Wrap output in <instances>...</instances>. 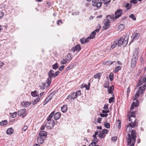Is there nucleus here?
<instances>
[{"instance_id":"680f3d73","label":"nucleus","mask_w":146,"mask_h":146,"mask_svg":"<svg viewBox=\"0 0 146 146\" xmlns=\"http://www.w3.org/2000/svg\"><path fill=\"white\" fill-rule=\"evenodd\" d=\"M117 139V137L116 136L113 137L111 139V140L114 141H115Z\"/></svg>"},{"instance_id":"4d7b16f0","label":"nucleus","mask_w":146,"mask_h":146,"mask_svg":"<svg viewBox=\"0 0 146 146\" xmlns=\"http://www.w3.org/2000/svg\"><path fill=\"white\" fill-rule=\"evenodd\" d=\"M93 142L95 143L96 144V143L98 142V139H97V137H96L94 138L93 140Z\"/></svg>"},{"instance_id":"4468645a","label":"nucleus","mask_w":146,"mask_h":146,"mask_svg":"<svg viewBox=\"0 0 146 146\" xmlns=\"http://www.w3.org/2000/svg\"><path fill=\"white\" fill-rule=\"evenodd\" d=\"M54 115V118L55 120L59 119L61 116L60 113L59 112H56Z\"/></svg>"},{"instance_id":"5701e85b","label":"nucleus","mask_w":146,"mask_h":146,"mask_svg":"<svg viewBox=\"0 0 146 146\" xmlns=\"http://www.w3.org/2000/svg\"><path fill=\"white\" fill-rule=\"evenodd\" d=\"M13 131V129L12 128L8 129L6 131L8 135L11 134Z\"/></svg>"},{"instance_id":"c85d7f7f","label":"nucleus","mask_w":146,"mask_h":146,"mask_svg":"<svg viewBox=\"0 0 146 146\" xmlns=\"http://www.w3.org/2000/svg\"><path fill=\"white\" fill-rule=\"evenodd\" d=\"M109 85V81H108L105 82L104 85V86L105 88H108L109 87H110Z\"/></svg>"},{"instance_id":"a18cd8bd","label":"nucleus","mask_w":146,"mask_h":146,"mask_svg":"<svg viewBox=\"0 0 146 146\" xmlns=\"http://www.w3.org/2000/svg\"><path fill=\"white\" fill-rule=\"evenodd\" d=\"M113 74L112 73H110V74L109 78L111 81H112L113 80Z\"/></svg>"},{"instance_id":"393cba45","label":"nucleus","mask_w":146,"mask_h":146,"mask_svg":"<svg viewBox=\"0 0 146 146\" xmlns=\"http://www.w3.org/2000/svg\"><path fill=\"white\" fill-rule=\"evenodd\" d=\"M55 113V111H53L49 115L48 117L47 118V120H52L51 119L53 116L54 115Z\"/></svg>"},{"instance_id":"6e6552de","label":"nucleus","mask_w":146,"mask_h":146,"mask_svg":"<svg viewBox=\"0 0 146 146\" xmlns=\"http://www.w3.org/2000/svg\"><path fill=\"white\" fill-rule=\"evenodd\" d=\"M122 11L121 9H118L115 12V19L119 18L121 16L122 14Z\"/></svg>"},{"instance_id":"774afa93","label":"nucleus","mask_w":146,"mask_h":146,"mask_svg":"<svg viewBox=\"0 0 146 146\" xmlns=\"http://www.w3.org/2000/svg\"><path fill=\"white\" fill-rule=\"evenodd\" d=\"M59 72L58 71H57L54 74V78L57 76L59 74Z\"/></svg>"},{"instance_id":"4be33fe9","label":"nucleus","mask_w":146,"mask_h":146,"mask_svg":"<svg viewBox=\"0 0 146 146\" xmlns=\"http://www.w3.org/2000/svg\"><path fill=\"white\" fill-rule=\"evenodd\" d=\"M32 96L33 97H36L38 95V93L36 90H35L34 92H32L31 93Z\"/></svg>"},{"instance_id":"2f4dec72","label":"nucleus","mask_w":146,"mask_h":146,"mask_svg":"<svg viewBox=\"0 0 146 146\" xmlns=\"http://www.w3.org/2000/svg\"><path fill=\"white\" fill-rule=\"evenodd\" d=\"M17 113L16 112H15L13 113H10L11 117L12 118H14L16 117L17 115Z\"/></svg>"},{"instance_id":"e2e57ef3","label":"nucleus","mask_w":146,"mask_h":146,"mask_svg":"<svg viewBox=\"0 0 146 146\" xmlns=\"http://www.w3.org/2000/svg\"><path fill=\"white\" fill-rule=\"evenodd\" d=\"M109 110H103L102 111V113H103L106 114L107 113H109Z\"/></svg>"},{"instance_id":"5fc2aeb1","label":"nucleus","mask_w":146,"mask_h":146,"mask_svg":"<svg viewBox=\"0 0 146 146\" xmlns=\"http://www.w3.org/2000/svg\"><path fill=\"white\" fill-rule=\"evenodd\" d=\"M100 116L101 117H107L108 116V114H107L101 113Z\"/></svg>"},{"instance_id":"338daca9","label":"nucleus","mask_w":146,"mask_h":146,"mask_svg":"<svg viewBox=\"0 0 146 146\" xmlns=\"http://www.w3.org/2000/svg\"><path fill=\"white\" fill-rule=\"evenodd\" d=\"M96 145V143L95 142H92L91 143L89 146H95Z\"/></svg>"},{"instance_id":"20e7f679","label":"nucleus","mask_w":146,"mask_h":146,"mask_svg":"<svg viewBox=\"0 0 146 146\" xmlns=\"http://www.w3.org/2000/svg\"><path fill=\"white\" fill-rule=\"evenodd\" d=\"M137 54V53L135 51L134 53L132 59L131 66L133 68L135 67L137 63V61L138 60V57Z\"/></svg>"},{"instance_id":"39448f33","label":"nucleus","mask_w":146,"mask_h":146,"mask_svg":"<svg viewBox=\"0 0 146 146\" xmlns=\"http://www.w3.org/2000/svg\"><path fill=\"white\" fill-rule=\"evenodd\" d=\"M55 123L53 120H47L45 123V126L49 129H52Z\"/></svg>"},{"instance_id":"4c0bfd02","label":"nucleus","mask_w":146,"mask_h":146,"mask_svg":"<svg viewBox=\"0 0 146 146\" xmlns=\"http://www.w3.org/2000/svg\"><path fill=\"white\" fill-rule=\"evenodd\" d=\"M80 41L81 42V43L83 44H85L86 43V39L85 38H81L80 40Z\"/></svg>"},{"instance_id":"f257e3e1","label":"nucleus","mask_w":146,"mask_h":146,"mask_svg":"<svg viewBox=\"0 0 146 146\" xmlns=\"http://www.w3.org/2000/svg\"><path fill=\"white\" fill-rule=\"evenodd\" d=\"M137 121V119H135L134 122H133L132 120H131V123H129L127 125L126 131H127L128 128L129 129V131H128V132L129 133L127 135V137H126V140L127 142V146H129V145H131L132 143V142H131L130 143H129V145H128V140L129 139L130 140H131L132 141V140L133 139L132 138H133L134 139H135L134 144H135L136 138V131L134 130H131V131L130 130L131 128H134L137 126L138 122Z\"/></svg>"},{"instance_id":"8fccbe9b","label":"nucleus","mask_w":146,"mask_h":146,"mask_svg":"<svg viewBox=\"0 0 146 146\" xmlns=\"http://www.w3.org/2000/svg\"><path fill=\"white\" fill-rule=\"evenodd\" d=\"M137 1L136 0H131L130 1L131 4H136L137 3Z\"/></svg>"},{"instance_id":"f3484780","label":"nucleus","mask_w":146,"mask_h":146,"mask_svg":"<svg viewBox=\"0 0 146 146\" xmlns=\"http://www.w3.org/2000/svg\"><path fill=\"white\" fill-rule=\"evenodd\" d=\"M26 111V109H21L19 111H18V116H21L22 115L23 113H24V112H25Z\"/></svg>"},{"instance_id":"bf43d9fd","label":"nucleus","mask_w":146,"mask_h":146,"mask_svg":"<svg viewBox=\"0 0 146 146\" xmlns=\"http://www.w3.org/2000/svg\"><path fill=\"white\" fill-rule=\"evenodd\" d=\"M64 65H62L59 68V70L60 71H62L64 68Z\"/></svg>"},{"instance_id":"de8ad7c7","label":"nucleus","mask_w":146,"mask_h":146,"mask_svg":"<svg viewBox=\"0 0 146 146\" xmlns=\"http://www.w3.org/2000/svg\"><path fill=\"white\" fill-rule=\"evenodd\" d=\"M40 100V98H37L36 99L34 102H33V103L32 102V103L33 105H34L35 104H36L38 102H39Z\"/></svg>"},{"instance_id":"a19ab883","label":"nucleus","mask_w":146,"mask_h":146,"mask_svg":"<svg viewBox=\"0 0 146 146\" xmlns=\"http://www.w3.org/2000/svg\"><path fill=\"white\" fill-rule=\"evenodd\" d=\"M121 69V67L120 66H119L117 67L115 69V72H118L119 70Z\"/></svg>"},{"instance_id":"9b49d317","label":"nucleus","mask_w":146,"mask_h":146,"mask_svg":"<svg viewBox=\"0 0 146 146\" xmlns=\"http://www.w3.org/2000/svg\"><path fill=\"white\" fill-rule=\"evenodd\" d=\"M37 142L40 144H42L44 142V138L42 137H38L37 138Z\"/></svg>"},{"instance_id":"a211bd4d","label":"nucleus","mask_w":146,"mask_h":146,"mask_svg":"<svg viewBox=\"0 0 146 146\" xmlns=\"http://www.w3.org/2000/svg\"><path fill=\"white\" fill-rule=\"evenodd\" d=\"M61 111L63 113H65L66 111L67 110V107L66 105H64L61 108Z\"/></svg>"},{"instance_id":"a878e982","label":"nucleus","mask_w":146,"mask_h":146,"mask_svg":"<svg viewBox=\"0 0 146 146\" xmlns=\"http://www.w3.org/2000/svg\"><path fill=\"white\" fill-rule=\"evenodd\" d=\"M132 6V5L130 3H126L125 7L127 10H129L130 9Z\"/></svg>"},{"instance_id":"58836bf2","label":"nucleus","mask_w":146,"mask_h":146,"mask_svg":"<svg viewBox=\"0 0 146 146\" xmlns=\"http://www.w3.org/2000/svg\"><path fill=\"white\" fill-rule=\"evenodd\" d=\"M4 11H0V19L3 17L4 15Z\"/></svg>"},{"instance_id":"3c124183","label":"nucleus","mask_w":146,"mask_h":146,"mask_svg":"<svg viewBox=\"0 0 146 146\" xmlns=\"http://www.w3.org/2000/svg\"><path fill=\"white\" fill-rule=\"evenodd\" d=\"M114 100V99L113 97H111L110 98L109 100V102L110 103H111V102H113Z\"/></svg>"},{"instance_id":"72a5a7b5","label":"nucleus","mask_w":146,"mask_h":146,"mask_svg":"<svg viewBox=\"0 0 146 146\" xmlns=\"http://www.w3.org/2000/svg\"><path fill=\"white\" fill-rule=\"evenodd\" d=\"M96 33L95 32H93L90 35V37L92 39H93L95 37Z\"/></svg>"},{"instance_id":"7ed1b4c3","label":"nucleus","mask_w":146,"mask_h":146,"mask_svg":"<svg viewBox=\"0 0 146 146\" xmlns=\"http://www.w3.org/2000/svg\"><path fill=\"white\" fill-rule=\"evenodd\" d=\"M48 78L46 82L49 86L50 84L51 83L52 78V77L54 78V71L52 70H50L48 72Z\"/></svg>"},{"instance_id":"ea45409f","label":"nucleus","mask_w":146,"mask_h":146,"mask_svg":"<svg viewBox=\"0 0 146 146\" xmlns=\"http://www.w3.org/2000/svg\"><path fill=\"white\" fill-rule=\"evenodd\" d=\"M117 40L116 41H114V44L113 45H112L111 46V48L112 49H113V48H115L116 46L117 45Z\"/></svg>"},{"instance_id":"dca6fc26","label":"nucleus","mask_w":146,"mask_h":146,"mask_svg":"<svg viewBox=\"0 0 146 146\" xmlns=\"http://www.w3.org/2000/svg\"><path fill=\"white\" fill-rule=\"evenodd\" d=\"M140 36V34L139 33H136L134 35V37H133V39L131 41V42H133L134 40H137L139 38V37Z\"/></svg>"},{"instance_id":"2eb2a0df","label":"nucleus","mask_w":146,"mask_h":146,"mask_svg":"<svg viewBox=\"0 0 146 146\" xmlns=\"http://www.w3.org/2000/svg\"><path fill=\"white\" fill-rule=\"evenodd\" d=\"M39 135L40 137L45 138L47 135V132L44 131H41L40 132Z\"/></svg>"},{"instance_id":"f03ea898","label":"nucleus","mask_w":146,"mask_h":146,"mask_svg":"<svg viewBox=\"0 0 146 146\" xmlns=\"http://www.w3.org/2000/svg\"><path fill=\"white\" fill-rule=\"evenodd\" d=\"M129 36L127 35H126L124 38L121 37L119 39L118 41L117 45L119 46L123 45V47H125L128 43Z\"/></svg>"},{"instance_id":"ddd939ff","label":"nucleus","mask_w":146,"mask_h":146,"mask_svg":"<svg viewBox=\"0 0 146 146\" xmlns=\"http://www.w3.org/2000/svg\"><path fill=\"white\" fill-rule=\"evenodd\" d=\"M136 113L135 111L132 112L130 113L129 115H130V117L129 118V121H130L132 119H131V117H134V118L135 117V113Z\"/></svg>"},{"instance_id":"f704fd0d","label":"nucleus","mask_w":146,"mask_h":146,"mask_svg":"<svg viewBox=\"0 0 146 146\" xmlns=\"http://www.w3.org/2000/svg\"><path fill=\"white\" fill-rule=\"evenodd\" d=\"M104 125L105 127L106 128L108 129L110 128V125L109 123L107 122H105Z\"/></svg>"},{"instance_id":"37998d69","label":"nucleus","mask_w":146,"mask_h":146,"mask_svg":"<svg viewBox=\"0 0 146 146\" xmlns=\"http://www.w3.org/2000/svg\"><path fill=\"white\" fill-rule=\"evenodd\" d=\"M75 94L76 95V97H77L81 95V90H79L75 92Z\"/></svg>"},{"instance_id":"aec40b11","label":"nucleus","mask_w":146,"mask_h":146,"mask_svg":"<svg viewBox=\"0 0 146 146\" xmlns=\"http://www.w3.org/2000/svg\"><path fill=\"white\" fill-rule=\"evenodd\" d=\"M21 104L24 107H28L31 104V103H29L28 102H24L21 103Z\"/></svg>"},{"instance_id":"c03bdc74","label":"nucleus","mask_w":146,"mask_h":146,"mask_svg":"<svg viewBox=\"0 0 146 146\" xmlns=\"http://www.w3.org/2000/svg\"><path fill=\"white\" fill-rule=\"evenodd\" d=\"M58 66L57 63H55L52 66V68L53 69L56 70L58 68Z\"/></svg>"},{"instance_id":"423d86ee","label":"nucleus","mask_w":146,"mask_h":146,"mask_svg":"<svg viewBox=\"0 0 146 146\" xmlns=\"http://www.w3.org/2000/svg\"><path fill=\"white\" fill-rule=\"evenodd\" d=\"M110 21L108 19H106L104 21V26L103 27V30H106L110 27Z\"/></svg>"},{"instance_id":"7c9ffc66","label":"nucleus","mask_w":146,"mask_h":146,"mask_svg":"<svg viewBox=\"0 0 146 146\" xmlns=\"http://www.w3.org/2000/svg\"><path fill=\"white\" fill-rule=\"evenodd\" d=\"M70 97L71 98L73 99H74L76 98H77L76 97V95L75 94V92H73L70 95Z\"/></svg>"},{"instance_id":"13d9d810","label":"nucleus","mask_w":146,"mask_h":146,"mask_svg":"<svg viewBox=\"0 0 146 146\" xmlns=\"http://www.w3.org/2000/svg\"><path fill=\"white\" fill-rule=\"evenodd\" d=\"M103 133H102L101 131V133H99V134H98V136H99L100 138H103Z\"/></svg>"},{"instance_id":"cd10ccee","label":"nucleus","mask_w":146,"mask_h":146,"mask_svg":"<svg viewBox=\"0 0 146 146\" xmlns=\"http://www.w3.org/2000/svg\"><path fill=\"white\" fill-rule=\"evenodd\" d=\"M102 3L100 2L97 3L96 4H93V6L94 7L96 6L97 7L100 8L101 7Z\"/></svg>"},{"instance_id":"0eeeda50","label":"nucleus","mask_w":146,"mask_h":146,"mask_svg":"<svg viewBox=\"0 0 146 146\" xmlns=\"http://www.w3.org/2000/svg\"><path fill=\"white\" fill-rule=\"evenodd\" d=\"M143 91V90L142 87H141L139 88L138 90H137L136 94L135 95V98H133V100H135L139 96V93H142Z\"/></svg>"},{"instance_id":"c756f323","label":"nucleus","mask_w":146,"mask_h":146,"mask_svg":"<svg viewBox=\"0 0 146 146\" xmlns=\"http://www.w3.org/2000/svg\"><path fill=\"white\" fill-rule=\"evenodd\" d=\"M101 74L100 73H98L94 75V77L95 78H98V79H100V77Z\"/></svg>"},{"instance_id":"6ab92c4d","label":"nucleus","mask_w":146,"mask_h":146,"mask_svg":"<svg viewBox=\"0 0 146 146\" xmlns=\"http://www.w3.org/2000/svg\"><path fill=\"white\" fill-rule=\"evenodd\" d=\"M114 62H111L110 61H104L103 62V64H104L106 65H110L112 64Z\"/></svg>"},{"instance_id":"49530a36","label":"nucleus","mask_w":146,"mask_h":146,"mask_svg":"<svg viewBox=\"0 0 146 146\" xmlns=\"http://www.w3.org/2000/svg\"><path fill=\"white\" fill-rule=\"evenodd\" d=\"M82 86L83 87H85L86 90H89L90 87L89 86H88L86 84H83L82 85Z\"/></svg>"},{"instance_id":"473e14b6","label":"nucleus","mask_w":146,"mask_h":146,"mask_svg":"<svg viewBox=\"0 0 146 146\" xmlns=\"http://www.w3.org/2000/svg\"><path fill=\"white\" fill-rule=\"evenodd\" d=\"M67 61L68 59L66 58V59L63 58L61 61L60 63L62 64H65L67 63Z\"/></svg>"},{"instance_id":"09e8293b","label":"nucleus","mask_w":146,"mask_h":146,"mask_svg":"<svg viewBox=\"0 0 146 146\" xmlns=\"http://www.w3.org/2000/svg\"><path fill=\"white\" fill-rule=\"evenodd\" d=\"M106 17L109 18L110 19H112L113 20H114L115 19L113 15H108Z\"/></svg>"},{"instance_id":"412c9836","label":"nucleus","mask_w":146,"mask_h":146,"mask_svg":"<svg viewBox=\"0 0 146 146\" xmlns=\"http://www.w3.org/2000/svg\"><path fill=\"white\" fill-rule=\"evenodd\" d=\"M108 93L110 94H113V92L112 90L113 89L114 87L113 86L109 87L108 88Z\"/></svg>"},{"instance_id":"052dcab7","label":"nucleus","mask_w":146,"mask_h":146,"mask_svg":"<svg viewBox=\"0 0 146 146\" xmlns=\"http://www.w3.org/2000/svg\"><path fill=\"white\" fill-rule=\"evenodd\" d=\"M108 104H106L104 105V107H103V109L105 110H106L108 109Z\"/></svg>"},{"instance_id":"69168bd1","label":"nucleus","mask_w":146,"mask_h":146,"mask_svg":"<svg viewBox=\"0 0 146 146\" xmlns=\"http://www.w3.org/2000/svg\"><path fill=\"white\" fill-rule=\"evenodd\" d=\"M102 119V118L98 117V119L97 122L98 123H101V121Z\"/></svg>"},{"instance_id":"9d476101","label":"nucleus","mask_w":146,"mask_h":146,"mask_svg":"<svg viewBox=\"0 0 146 146\" xmlns=\"http://www.w3.org/2000/svg\"><path fill=\"white\" fill-rule=\"evenodd\" d=\"M138 101L136 100L135 102H133L132 104L131 108L130 110L131 111L132 110H133L134 107H137L139 105Z\"/></svg>"},{"instance_id":"603ef678","label":"nucleus","mask_w":146,"mask_h":146,"mask_svg":"<svg viewBox=\"0 0 146 146\" xmlns=\"http://www.w3.org/2000/svg\"><path fill=\"white\" fill-rule=\"evenodd\" d=\"M98 29H96L95 30H94L93 32H95V33H96V32H98L99 31V29L101 28V26H100V25L99 24H98Z\"/></svg>"},{"instance_id":"79ce46f5","label":"nucleus","mask_w":146,"mask_h":146,"mask_svg":"<svg viewBox=\"0 0 146 146\" xmlns=\"http://www.w3.org/2000/svg\"><path fill=\"white\" fill-rule=\"evenodd\" d=\"M129 17L132 19L133 20L135 21L136 20V18L133 14L130 15L129 16Z\"/></svg>"},{"instance_id":"bb28decb","label":"nucleus","mask_w":146,"mask_h":146,"mask_svg":"<svg viewBox=\"0 0 146 146\" xmlns=\"http://www.w3.org/2000/svg\"><path fill=\"white\" fill-rule=\"evenodd\" d=\"M7 124V120H4L0 122V124L1 126H5Z\"/></svg>"},{"instance_id":"f8f14e48","label":"nucleus","mask_w":146,"mask_h":146,"mask_svg":"<svg viewBox=\"0 0 146 146\" xmlns=\"http://www.w3.org/2000/svg\"><path fill=\"white\" fill-rule=\"evenodd\" d=\"M52 98V95L51 94L49 95L48 97L45 99L44 101V104H43L44 105H45L48 102H49Z\"/></svg>"},{"instance_id":"b1692460","label":"nucleus","mask_w":146,"mask_h":146,"mask_svg":"<svg viewBox=\"0 0 146 146\" xmlns=\"http://www.w3.org/2000/svg\"><path fill=\"white\" fill-rule=\"evenodd\" d=\"M132 141L131 140H130L129 139H128V145H129V143H130L131 142H132V143L131 145H129V146H134V143H135V139H134V138H132Z\"/></svg>"},{"instance_id":"e433bc0d","label":"nucleus","mask_w":146,"mask_h":146,"mask_svg":"<svg viewBox=\"0 0 146 146\" xmlns=\"http://www.w3.org/2000/svg\"><path fill=\"white\" fill-rule=\"evenodd\" d=\"M125 27V26L123 24H121L119 26L118 28L120 30H122Z\"/></svg>"},{"instance_id":"1a4fd4ad","label":"nucleus","mask_w":146,"mask_h":146,"mask_svg":"<svg viewBox=\"0 0 146 146\" xmlns=\"http://www.w3.org/2000/svg\"><path fill=\"white\" fill-rule=\"evenodd\" d=\"M81 48L80 45L78 44L76 45L74 47H73L72 48V50L74 52L75 51L79 52L81 50Z\"/></svg>"},{"instance_id":"0e129e2a","label":"nucleus","mask_w":146,"mask_h":146,"mask_svg":"<svg viewBox=\"0 0 146 146\" xmlns=\"http://www.w3.org/2000/svg\"><path fill=\"white\" fill-rule=\"evenodd\" d=\"M91 39L92 38H91V37H90V36L88 37L86 39V42H89Z\"/></svg>"},{"instance_id":"6e6d98bb","label":"nucleus","mask_w":146,"mask_h":146,"mask_svg":"<svg viewBox=\"0 0 146 146\" xmlns=\"http://www.w3.org/2000/svg\"><path fill=\"white\" fill-rule=\"evenodd\" d=\"M62 23V22L61 20H58L57 21V24L58 25H60V24Z\"/></svg>"},{"instance_id":"864d4df0","label":"nucleus","mask_w":146,"mask_h":146,"mask_svg":"<svg viewBox=\"0 0 146 146\" xmlns=\"http://www.w3.org/2000/svg\"><path fill=\"white\" fill-rule=\"evenodd\" d=\"M109 131L108 129H104L102 131V133L103 134H104L105 133L107 134L108 132Z\"/></svg>"},{"instance_id":"c9c22d12","label":"nucleus","mask_w":146,"mask_h":146,"mask_svg":"<svg viewBox=\"0 0 146 146\" xmlns=\"http://www.w3.org/2000/svg\"><path fill=\"white\" fill-rule=\"evenodd\" d=\"M116 125H118V128L119 129L121 128V121L119 120H118L116 122Z\"/></svg>"}]
</instances>
